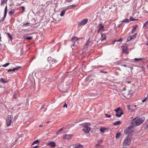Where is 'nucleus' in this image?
<instances>
[{"label":"nucleus","mask_w":148,"mask_h":148,"mask_svg":"<svg viewBox=\"0 0 148 148\" xmlns=\"http://www.w3.org/2000/svg\"><path fill=\"white\" fill-rule=\"evenodd\" d=\"M131 107H132V108H133V106H131Z\"/></svg>","instance_id":"nucleus-59"},{"label":"nucleus","mask_w":148,"mask_h":148,"mask_svg":"<svg viewBox=\"0 0 148 148\" xmlns=\"http://www.w3.org/2000/svg\"><path fill=\"white\" fill-rule=\"evenodd\" d=\"M66 1L69 2H71L72 0H66Z\"/></svg>","instance_id":"nucleus-50"},{"label":"nucleus","mask_w":148,"mask_h":148,"mask_svg":"<svg viewBox=\"0 0 148 148\" xmlns=\"http://www.w3.org/2000/svg\"><path fill=\"white\" fill-rule=\"evenodd\" d=\"M105 116L106 117L108 118H110L111 117V116L110 115H108L106 114H105Z\"/></svg>","instance_id":"nucleus-40"},{"label":"nucleus","mask_w":148,"mask_h":148,"mask_svg":"<svg viewBox=\"0 0 148 148\" xmlns=\"http://www.w3.org/2000/svg\"><path fill=\"white\" fill-rule=\"evenodd\" d=\"M130 20L131 21H135V20H137V19H134L133 17H130Z\"/></svg>","instance_id":"nucleus-41"},{"label":"nucleus","mask_w":148,"mask_h":148,"mask_svg":"<svg viewBox=\"0 0 148 148\" xmlns=\"http://www.w3.org/2000/svg\"><path fill=\"white\" fill-rule=\"evenodd\" d=\"M12 71V69H8V72H10V71Z\"/></svg>","instance_id":"nucleus-49"},{"label":"nucleus","mask_w":148,"mask_h":148,"mask_svg":"<svg viewBox=\"0 0 148 148\" xmlns=\"http://www.w3.org/2000/svg\"><path fill=\"white\" fill-rule=\"evenodd\" d=\"M1 41V34H0V41Z\"/></svg>","instance_id":"nucleus-51"},{"label":"nucleus","mask_w":148,"mask_h":148,"mask_svg":"<svg viewBox=\"0 0 148 148\" xmlns=\"http://www.w3.org/2000/svg\"><path fill=\"white\" fill-rule=\"evenodd\" d=\"M73 148H83L82 145L79 143H77L73 145Z\"/></svg>","instance_id":"nucleus-9"},{"label":"nucleus","mask_w":148,"mask_h":148,"mask_svg":"<svg viewBox=\"0 0 148 148\" xmlns=\"http://www.w3.org/2000/svg\"><path fill=\"white\" fill-rule=\"evenodd\" d=\"M123 114V113L122 111H120L116 112V114H115V115L118 117H120L121 116V115Z\"/></svg>","instance_id":"nucleus-13"},{"label":"nucleus","mask_w":148,"mask_h":148,"mask_svg":"<svg viewBox=\"0 0 148 148\" xmlns=\"http://www.w3.org/2000/svg\"><path fill=\"white\" fill-rule=\"evenodd\" d=\"M73 136L71 134H65L63 136V138L65 139H69L71 138Z\"/></svg>","instance_id":"nucleus-10"},{"label":"nucleus","mask_w":148,"mask_h":148,"mask_svg":"<svg viewBox=\"0 0 148 148\" xmlns=\"http://www.w3.org/2000/svg\"><path fill=\"white\" fill-rule=\"evenodd\" d=\"M123 66H125H125H125V65H123Z\"/></svg>","instance_id":"nucleus-60"},{"label":"nucleus","mask_w":148,"mask_h":148,"mask_svg":"<svg viewBox=\"0 0 148 148\" xmlns=\"http://www.w3.org/2000/svg\"><path fill=\"white\" fill-rule=\"evenodd\" d=\"M88 21V19L87 18L82 20L80 22L78 23V26L80 27L86 24Z\"/></svg>","instance_id":"nucleus-6"},{"label":"nucleus","mask_w":148,"mask_h":148,"mask_svg":"<svg viewBox=\"0 0 148 148\" xmlns=\"http://www.w3.org/2000/svg\"><path fill=\"white\" fill-rule=\"evenodd\" d=\"M79 39L75 36H73L71 40V41L73 42H75L77 40Z\"/></svg>","instance_id":"nucleus-19"},{"label":"nucleus","mask_w":148,"mask_h":148,"mask_svg":"<svg viewBox=\"0 0 148 148\" xmlns=\"http://www.w3.org/2000/svg\"><path fill=\"white\" fill-rule=\"evenodd\" d=\"M13 116L12 115H9L6 119V124L7 126H9L11 124Z\"/></svg>","instance_id":"nucleus-5"},{"label":"nucleus","mask_w":148,"mask_h":148,"mask_svg":"<svg viewBox=\"0 0 148 148\" xmlns=\"http://www.w3.org/2000/svg\"><path fill=\"white\" fill-rule=\"evenodd\" d=\"M147 67H148V65Z\"/></svg>","instance_id":"nucleus-64"},{"label":"nucleus","mask_w":148,"mask_h":148,"mask_svg":"<svg viewBox=\"0 0 148 148\" xmlns=\"http://www.w3.org/2000/svg\"><path fill=\"white\" fill-rule=\"evenodd\" d=\"M20 67H16V68H14L13 69H12V71H14L15 70H17L19 69L20 68Z\"/></svg>","instance_id":"nucleus-35"},{"label":"nucleus","mask_w":148,"mask_h":148,"mask_svg":"<svg viewBox=\"0 0 148 148\" xmlns=\"http://www.w3.org/2000/svg\"><path fill=\"white\" fill-rule=\"evenodd\" d=\"M137 26H138L137 25H136L133 28L132 31V33H134L135 32L136 29V28L137 27Z\"/></svg>","instance_id":"nucleus-20"},{"label":"nucleus","mask_w":148,"mask_h":148,"mask_svg":"<svg viewBox=\"0 0 148 148\" xmlns=\"http://www.w3.org/2000/svg\"><path fill=\"white\" fill-rule=\"evenodd\" d=\"M147 25H148V20L147 21L146 23L144 24L143 27H146Z\"/></svg>","instance_id":"nucleus-39"},{"label":"nucleus","mask_w":148,"mask_h":148,"mask_svg":"<svg viewBox=\"0 0 148 148\" xmlns=\"http://www.w3.org/2000/svg\"><path fill=\"white\" fill-rule=\"evenodd\" d=\"M101 37L100 38L101 41H103V40H105L106 39V36L105 34H104L101 33Z\"/></svg>","instance_id":"nucleus-12"},{"label":"nucleus","mask_w":148,"mask_h":148,"mask_svg":"<svg viewBox=\"0 0 148 148\" xmlns=\"http://www.w3.org/2000/svg\"><path fill=\"white\" fill-rule=\"evenodd\" d=\"M127 145H123V147H122V148H127Z\"/></svg>","instance_id":"nucleus-47"},{"label":"nucleus","mask_w":148,"mask_h":148,"mask_svg":"<svg viewBox=\"0 0 148 148\" xmlns=\"http://www.w3.org/2000/svg\"><path fill=\"white\" fill-rule=\"evenodd\" d=\"M144 120V118H140L137 120L134 119L132 121L133 125L136 126L139 125L143 122Z\"/></svg>","instance_id":"nucleus-1"},{"label":"nucleus","mask_w":148,"mask_h":148,"mask_svg":"<svg viewBox=\"0 0 148 148\" xmlns=\"http://www.w3.org/2000/svg\"><path fill=\"white\" fill-rule=\"evenodd\" d=\"M82 38H78V39H82Z\"/></svg>","instance_id":"nucleus-57"},{"label":"nucleus","mask_w":148,"mask_h":148,"mask_svg":"<svg viewBox=\"0 0 148 148\" xmlns=\"http://www.w3.org/2000/svg\"><path fill=\"white\" fill-rule=\"evenodd\" d=\"M102 141V140H100V142H101Z\"/></svg>","instance_id":"nucleus-62"},{"label":"nucleus","mask_w":148,"mask_h":148,"mask_svg":"<svg viewBox=\"0 0 148 148\" xmlns=\"http://www.w3.org/2000/svg\"><path fill=\"white\" fill-rule=\"evenodd\" d=\"M127 83H130V82L129 81H128V82H127Z\"/></svg>","instance_id":"nucleus-55"},{"label":"nucleus","mask_w":148,"mask_h":148,"mask_svg":"<svg viewBox=\"0 0 148 148\" xmlns=\"http://www.w3.org/2000/svg\"><path fill=\"white\" fill-rule=\"evenodd\" d=\"M54 60L53 62H56V60Z\"/></svg>","instance_id":"nucleus-56"},{"label":"nucleus","mask_w":148,"mask_h":148,"mask_svg":"<svg viewBox=\"0 0 148 148\" xmlns=\"http://www.w3.org/2000/svg\"><path fill=\"white\" fill-rule=\"evenodd\" d=\"M29 24V23H24V24H23L22 25V26H25L26 25H27Z\"/></svg>","instance_id":"nucleus-44"},{"label":"nucleus","mask_w":148,"mask_h":148,"mask_svg":"<svg viewBox=\"0 0 148 148\" xmlns=\"http://www.w3.org/2000/svg\"><path fill=\"white\" fill-rule=\"evenodd\" d=\"M133 110V111H134V110Z\"/></svg>","instance_id":"nucleus-63"},{"label":"nucleus","mask_w":148,"mask_h":148,"mask_svg":"<svg viewBox=\"0 0 148 148\" xmlns=\"http://www.w3.org/2000/svg\"><path fill=\"white\" fill-rule=\"evenodd\" d=\"M134 132V129L133 128V126L131 125L129 126L128 128H126L124 130V133L126 135H130V136H131L132 135L131 133Z\"/></svg>","instance_id":"nucleus-2"},{"label":"nucleus","mask_w":148,"mask_h":148,"mask_svg":"<svg viewBox=\"0 0 148 148\" xmlns=\"http://www.w3.org/2000/svg\"><path fill=\"white\" fill-rule=\"evenodd\" d=\"M130 135H128L125 138L123 143V145H128L130 144L131 139Z\"/></svg>","instance_id":"nucleus-4"},{"label":"nucleus","mask_w":148,"mask_h":148,"mask_svg":"<svg viewBox=\"0 0 148 148\" xmlns=\"http://www.w3.org/2000/svg\"><path fill=\"white\" fill-rule=\"evenodd\" d=\"M79 125H82L84 127V128L82 130L86 133H89L90 129V128L88 126L90 125V124L89 123H85Z\"/></svg>","instance_id":"nucleus-3"},{"label":"nucleus","mask_w":148,"mask_h":148,"mask_svg":"<svg viewBox=\"0 0 148 148\" xmlns=\"http://www.w3.org/2000/svg\"><path fill=\"white\" fill-rule=\"evenodd\" d=\"M39 142L38 140L37 139L36 140V141H34L32 145H34L35 144H38L39 143Z\"/></svg>","instance_id":"nucleus-28"},{"label":"nucleus","mask_w":148,"mask_h":148,"mask_svg":"<svg viewBox=\"0 0 148 148\" xmlns=\"http://www.w3.org/2000/svg\"><path fill=\"white\" fill-rule=\"evenodd\" d=\"M122 38H121L120 39H119V40H114V41L113 42V44H114V42H118L121 41H122Z\"/></svg>","instance_id":"nucleus-33"},{"label":"nucleus","mask_w":148,"mask_h":148,"mask_svg":"<svg viewBox=\"0 0 148 148\" xmlns=\"http://www.w3.org/2000/svg\"><path fill=\"white\" fill-rule=\"evenodd\" d=\"M125 90V89H123V92L122 93L125 97H127L128 96V93H129V92L128 91L125 92L124 90Z\"/></svg>","instance_id":"nucleus-11"},{"label":"nucleus","mask_w":148,"mask_h":148,"mask_svg":"<svg viewBox=\"0 0 148 148\" xmlns=\"http://www.w3.org/2000/svg\"><path fill=\"white\" fill-rule=\"evenodd\" d=\"M7 6H6L5 7L4 11V15L3 16V18L2 20V21H3L4 20V18L6 17V14H7Z\"/></svg>","instance_id":"nucleus-15"},{"label":"nucleus","mask_w":148,"mask_h":148,"mask_svg":"<svg viewBox=\"0 0 148 148\" xmlns=\"http://www.w3.org/2000/svg\"><path fill=\"white\" fill-rule=\"evenodd\" d=\"M107 130V129L105 127H101L100 129V131L102 133H105Z\"/></svg>","instance_id":"nucleus-16"},{"label":"nucleus","mask_w":148,"mask_h":148,"mask_svg":"<svg viewBox=\"0 0 148 148\" xmlns=\"http://www.w3.org/2000/svg\"><path fill=\"white\" fill-rule=\"evenodd\" d=\"M32 37L31 36H29L25 38L24 39L27 40H30L32 39Z\"/></svg>","instance_id":"nucleus-31"},{"label":"nucleus","mask_w":148,"mask_h":148,"mask_svg":"<svg viewBox=\"0 0 148 148\" xmlns=\"http://www.w3.org/2000/svg\"><path fill=\"white\" fill-rule=\"evenodd\" d=\"M10 64V63H8L2 65V66L4 67H5L8 66Z\"/></svg>","instance_id":"nucleus-34"},{"label":"nucleus","mask_w":148,"mask_h":148,"mask_svg":"<svg viewBox=\"0 0 148 148\" xmlns=\"http://www.w3.org/2000/svg\"><path fill=\"white\" fill-rule=\"evenodd\" d=\"M0 82L3 83H6L7 82V81L5 80L4 79L2 78L0 79Z\"/></svg>","instance_id":"nucleus-21"},{"label":"nucleus","mask_w":148,"mask_h":148,"mask_svg":"<svg viewBox=\"0 0 148 148\" xmlns=\"http://www.w3.org/2000/svg\"><path fill=\"white\" fill-rule=\"evenodd\" d=\"M49 121H47V123H49Z\"/></svg>","instance_id":"nucleus-58"},{"label":"nucleus","mask_w":148,"mask_h":148,"mask_svg":"<svg viewBox=\"0 0 148 148\" xmlns=\"http://www.w3.org/2000/svg\"><path fill=\"white\" fill-rule=\"evenodd\" d=\"M130 69H133V67H130Z\"/></svg>","instance_id":"nucleus-54"},{"label":"nucleus","mask_w":148,"mask_h":148,"mask_svg":"<svg viewBox=\"0 0 148 148\" xmlns=\"http://www.w3.org/2000/svg\"><path fill=\"white\" fill-rule=\"evenodd\" d=\"M121 122L120 121H116L115 123H113V125H120L121 124Z\"/></svg>","instance_id":"nucleus-18"},{"label":"nucleus","mask_w":148,"mask_h":148,"mask_svg":"<svg viewBox=\"0 0 148 148\" xmlns=\"http://www.w3.org/2000/svg\"><path fill=\"white\" fill-rule=\"evenodd\" d=\"M21 8L23 9V12L25 11V8L24 7V6H22L21 7Z\"/></svg>","instance_id":"nucleus-46"},{"label":"nucleus","mask_w":148,"mask_h":148,"mask_svg":"<svg viewBox=\"0 0 148 148\" xmlns=\"http://www.w3.org/2000/svg\"><path fill=\"white\" fill-rule=\"evenodd\" d=\"M114 111L116 112H119L120 111H122V110L121 109L120 107H119L114 110Z\"/></svg>","instance_id":"nucleus-23"},{"label":"nucleus","mask_w":148,"mask_h":148,"mask_svg":"<svg viewBox=\"0 0 148 148\" xmlns=\"http://www.w3.org/2000/svg\"><path fill=\"white\" fill-rule=\"evenodd\" d=\"M98 27L99 28V29L97 31L98 33H99L100 31L101 32H102L104 30V26L102 24H99L98 25Z\"/></svg>","instance_id":"nucleus-7"},{"label":"nucleus","mask_w":148,"mask_h":148,"mask_svg":"<svg viewBox=\"0 0 148 148\" xmlns=\"http://www.w3.org/2000/svg\"><path fill=\"white\" fill-rule=\"evenodd\" d=\"M7 34H8V36L12 40V36L9 33H7Z\"/></svg>","instance_id":"nucleus-32"},{"label":"nucleus","mask_w":148,"mask_h":148,"mask_svg":"<svg viewBox=\"0 0 148 148\" xmlns=\"http://www.w3.org/2000/svg\"><path fill=\"white\" fill-rule=\"evenodd\" d=\"M137 35V33H136L134 34V35H133L130 36V37L132 39H134L136 36Z\"/></svg>","instance_id":"nucleus-30"},{"label":"nucleus","mask_w":148,"mask_h":148,"mask_svg":"<svg viewBox=\"0 0 148 148\" xmlns=\"http://www.w3.org/2000/svg\"><path fill=\"white\" fill-rule=\"evenodd\" d=\"M14 12V10H11L9 12V14H10V15H12V14H13Z\"/></svg>","instance_id":"nucleus-38"},{"label":"nucleus","mask_w":148,"mask_h":148,"mask_svg":"<svg viewBox=\"0 0 148 148\" xmlns=\"http://www.w3.org/2000/svg\"><path fill=\"white\" fill-rule=\"evenodd\" d=\"M130 21L128 19H125L123 21H122V22L129 23Z\"/></svg>","instance_id":"nucleus-29"},{"label":"nucleus","mask_w":148,"mask_h":148,"mask_svg":"<svg viewBox=\"0 0 148 148\" xmlns=\"http://www.w3.org/2000/svg\"><path fill=\"white\" fill-rule=\"evenodd\" d=\"M59 132H58V131L57 132H56V134L58 135Z\"/></svg>","instance_id":"nucleus-53"},{"label":"nucleus","mask_w":148,"mask_h":148,"mask_svg":"<svg viewBox=\"0 0 148 148\" xmlns=\"http://www.w3.org/2000/svg\"><path fill=\"white\" fill-rule=\"evenodd\" d=\"M148 100V98L147 97H145L144 99L142 100L143 102H144Z\"/></svg>","instance_id":"nucleus-37"},{"label":"nucleus","mask_w":148,"mask_h":148,"mask_svg":"<svg viewBox=\"0 0 148 148\" xmlns=\"http://www.w3.org/2000/svg\"><path fill=\"white\" fill-rule=\"evenodd\" d=\"M132 40L131 38L130 37V36H129L127 38V42H129L130 40Z\"/></svg>","instance_id":"nucleus-36"},{"label":"nucleus","mask_w":148,"mask_h":148,"mask_svg":"<svg viewBox=\"0 0 148 148\" xmlns=\"http://www.w3.org/2000/svg\"><path fill=\"white\" fill-rule=\"evenodd\" d=\"M90 41L89 39H88L87 41L86 44L85 45L84 47L85 48L88 45L90 44Z\"/></svg>","instance_id":"nucleus-25"},{"label":"nucleus","mask_w":148,"mask_h":148,"mask_svg":"<svg viewBox=\"0 0 148 148\" xmlns=\"http://www.w3.org/2000/svg\"><path fill=\"white\" fill-rule=\"evenodd\" d=\"M134 107H135L136 106V105H135L134 106Z\"/></svg>","instance_id":"nucleus-61"},{"label":"nucleus","mask_w":148,"mask_h":148,"mask_svg":"<svg viewBox=\"0 0 148 148\" xmlns=\"http://www.w3.org/2000/svg\"><path fill=\"white\" fill-rule=\"evenodd\" d=\"M8 0H2L1 5H2L4 3H6L7 2Z\"/></svg>","instance_id":"nucleus-26"},{"label":"nucleus","mask_w":148,"mask_h":148,"mask_svg":"<svg viewBox=\"0 0 148 148\" xmlns=\"http://www.w3.org/2000/svg\"><path fill=\"white\" fill-rule=\"evenodd\" d=\"M144 59V58H135L134 59V61L136 62H137L139 61L143 60Z\"/></svg>","instance_id":"nucleus-14"},{"label":"nucleus","mask_w":148,"mask_h":148,"mask_svg":"<svg viewBox=\"0 0 148 148\" xmlns=\"http://www.w3.org/2000/svg\"><path fill=\"white\" fill-rule=\"evenodd\" d=\"M42 125H40L39 126V127H42Z\"/></svg>","instance_id":"nucleus-52"},{"label":"nucleus","mask_w":148,"mask_h":148,"mask_svg":"<svg viewBox=\"0 0 148 148\" xmlns=\"http://www.w3.org/2000/svg\"><path fill=\"white\" fill-rule=\"evenodd\" d=\"M121 135V133L120 132L117 133L116 136V138L117 139L119 138Z\"/></svg>","instance_id":"nucleus-27"},{"label":"nucleus","mask_w":148,"mask_h":148,"mask_svg":"<svg viewBox=\"0 0 148 148\" xmlns=\"http://www.w3.org/2000/svg\"><path fill=\"white\" fill-rule=\"evenodd\" d=\"M127 46H124L123 47L122 50L123 51V52L125 53H128L127 51Z\"/></svg>","instance_id":"nucleus-17"},{"label":"nucleus","mask_w":148,"mask_h":148,"mask_svg":"<svg viewBox=\"0 0 148 148\" xmlns=\"http://www.w3.org/2000/svg\"><path fill=\"white\" fill-rule=\"evenodd\" d=\"M145 44L148 46V40L146 42Z\"/></svg>","instance_id":"nucleus-48"},{"label":"nucleus","mask_w":148,"mask_h":148,"mask_svg":"<svg viewBox=\"0 0 148 148\" xmlns=\"http://www.w3.org/2000/svg\"><path fill=\"white\" fill-rule=\"evenodd\" d=\"M67 9H66V10H64L62 11L60 14L61 16H62L64 15L65 13V11Z\"/></svg>","instance_id":"nucleus-24"},{"label":"nucleus","mask_w":148,"mask_h":148,"mask_svg":"<svg viewBox=\"0 0 148 148\" xmlns=\"http://www.w3.org/2000/svg\"><path fill=\"white\" fill-rule=\"evenodd\" d=\"M67 105L66 104V103H65V104H64V105L63 106V107H64H64H66V108H67Z\"/></svg>","instance_id":"nucleus-43"},{"label":"nucleus","mask_w":148,"mask_h":148,"mask_svg":"<svg viewBox=\"0 0 148 148\" xmlns=\"http://www.w3.org/2000/svg\"><path fill=\"white\" fill-rule=\"evenodd\" d=\"M63 128H60V129L59 130H58V132H61V131H62V130H63Z\"/></svg>","instance_id":"nucleus-45"},{"label":"nucleus","mask_w":148,"mask_h":148,"mask_svg":"<svg viewBox=\"0 0 148 148\" xmlns=\"http://www.w3.org/2000/svg\"><path fill=\"white\" fill-rule=\"evenodd\" d=\"M47 145L53 148H54L56 146V143L54 142H50L47 144Z\"/></svg>","instance_id":"nucleus-8"},{"label":"nucleus","mask_w":148,"mask_h":148,"mask_svg":"<svg viewBox=\"0 0 148 148\" xmlns=\"http://www.w3.org/2000/svg\"><path fill=\"white\" fill-rule=\"evenodd\" d=\"M15 94H18V92H15V94H14V97L15 99H16V98H17V97H16L15 96Z\"/></svg>","instance_id":"nucleus-42"},{"label":"nucleus","mask_w":148,"mask_h":148,"mask_svg":"<svg viewBox=\"0 0 148 148\" xmlns=\"http://www.w3.org/2000/svg\"><path fill=\"white\" fill-rule=\"evenodd\" d=\"M75 7V5H72L67 7L66 9H70L72 8H73Z\"/></svg>","instance_id":"nucleus-22"}]
</instances>
